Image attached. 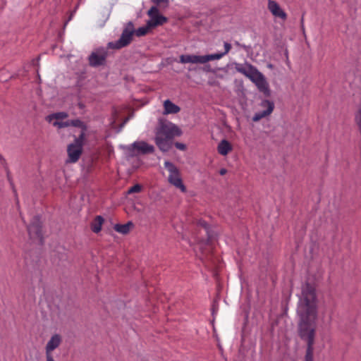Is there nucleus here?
Segmentation results:
<instances>
[{
	"label": "nucleus",
	"instance_id": "nucleus-33",
	"mask_svg": "<svg viewBox=\"0 0 361 361\" xmlns=\"http://www.w3.org/2000/svg\"><path fill=\"white\" fill-rule=\"evenodd\" d=\"M21 219H22L24 223H25V219H24V218H23V216H21Z\"/></svg>",
	"mask_w": 361,
	"mask_h": 361
},
{
	"label": "nucleus",
	"instance_id": "nucleus-1",
	"mask_svg": "<svg viewBox=\"0 0 361 361\" xmlns=\"http://www.w3.org/2000/svg\"><path fill=\"white\" fill-rule=\"evenodd\" d=\"M297 313L299 317V336L307 343L305 361H313L317 307L315 290L310 283H306L302 286Z\"/></svg>",
	"mask_w": 361,
	"mask_h": 361
},
{
	"label": "nucleus",
	"instance_id": "nucleus-3",
	"mask_svg": "<svg viewBox=\"0 0 361 361\" xmlns=\"http://www.w3.org/2000/svg\"><path fill=\"white\" fill-rule=\"evenodd\" d=\"M164 168L168 171V182L179 189L182 192H185L187 189L183 184L181 173L178 167L169 161H165L164 163Z\"/></svg>",
	"mask_w": 361,
	"mask_h": 361
},
{
	"label": "nucleus",
	"instance_id": "nucleus-25",
	"mask_svg": "<svg viewBox=\"0 0 361 361\" xmlns=\"http://www.w3.org/2000/svg\"><path fill=\"white\" fill-rule=\"evenodd\" d=\"M0 164L4 168L5 171H6L7 177L9 180L10 179V171H9V169L8 167V164H7L6 160L1 154H0Z\"/></svg>",
	"mask_w": 361,
	"mask_h": 361
},
{
	"label": "nucleus",
	"instance_id": "nucleus-4",
	"mask_svg": "<svg viewBox=\"0 0 361 361\" xmlns=\"http://www.w3.org/2000/svg\"><path fill=\"white\" fill-rule=\"evenodd\" d=\"M135 35V27L133 22H128L124 27L120 38L116 42H111L108 44L110 49H119L127 47L133 40Z\"/></svg>",
	"mask_w": 361,
	"mask_h": 361
},
{
	"label": "nucleus",
	"instance_id": "nucleus-29",
	"mask_svg": "<svg viewBox=\"0 0 361 361\" xmlns=\"http://www.w3.org/2000/svg\"><path fill=\"white\" fill-rule=\"evenodd\" d=\"M175 146L177 149H178L180 150H185L186 149V146L184 144L180 143V142H176Z\"/></svg>",
	"mask_w": 361,
	"mask_h": 361
},
{
	"label": "nucleus",
	"instance_id": "nucleus-27",
	"mask_svg": "<svg viewBox=\"0 0 361 361\" xmlns=\"http://www.w3.org/2000/svg\"><path fill=\"white\" fill-rule=\"evenodd\" d=\"M197 224L199 226H200L204 230V231L205 232L206 234L208 233L209 227H208V224H207V222L205 221L199 220Z\"/></svg>",
	"mask_w": 361,
	"mask_h": 361
},
{
	"label": "nucleus",
	"instance_id": "nucleus-2",
	"mask_svg": "<svg viewBox=\"0 0 361 361\" xmlns=\"http://www.w3.org/2000/svg\"><path fill=\"white\" fill-rule=\"evenodd\" d=\"M231 49V45L228 42H224V51L204 56L193 54H183L179 57L181 63H200L204 64L210 61L219 60L227 54Z\"/></svg>",
	"mask_w": 361,
	"mask_h": 361
},
{
	"label": "nucleus",
	"instance_id": "nucleus-18",
	"mask_svg": "<svg viewBox=\"0 0 361 361\" xmlns=\"http://www.w3.org/2000/svg\"><path fill=\"white\" fill-rule=\"evenodd\" d=\"M164 114H177L180 110L178 106L171 102L169 99L164 101Z\"/></svg>",
	"mask_w": 361,
	"mask_h": 361
},
{
	"label": "nucleus",
	"instance_id": "nucleus-30",
	"mask_svg": "<svg viewBox=\"0 0 361 361\" xmlns=\"http://www.w3.org/2000/svg\"><path fill=\"white\" fill-rule=\"evenodd\" d=\"M47 361H54L52 354L46 353Z\"/></svg>",
	"mask_w": 361,
	"mask_h": 361
},
{
	"label": "nucleus",
	"instance_id": "nucleus-17",
	"mask_svg": "<svg viewBox=\"0 0 361 361\" xmlns=\"http://www.w3.org/2000/svg\"><path fill=\"white\" fill-rule=\"evenodd\" d=\"M232 149L231 144L226 140H222L217 147L218 152L223 156L227 155Z\"/></svg>",
	"mask_w": 361,
	"mask_h": 361
},
{
	"label": "nucleus",
	"instance_id": "nucleus-16",
	"mask_svg": "<svg viewBox=\"0 0 361 361\" xmlns=\"http://www.w3.org/2000/svg\"><path fill=\"white\" fill-rule=\"evenodd\" d=\"M61 341V336L60 335L54 334L52 336L46 345V353L51 354L52 351L60 345Z\"/></svg>",
	"mask_w": 361,
	"mask_h": 361
},
{
	"label": "nucleus",
	"instance_id": "nucleus-15",
	"mask_svg": "<svg viewBox=\"0 0 361 361\" xmlns=\"http://www.w3.org/2000/svg\"><path fill=\"white\" fill-rule=\"evenodd\" d=\"M252 81L256 85L260 92L266 95L269 94L268 83L264 76L260 72Z\"/></svg>",
	"mask_w": 361,
	"mask_h": 361
},
{
	"label": "nucleus",
	"instance_id": "nucleus-24",
	"mask_svg": "<svg viewBox=\"0 0 361 361\" xmlns=\"http://www.w3.org/2000/svg\"><path fill=\"white\" fill-rule=\"evenodd\" d=\"M52 125L58 128H66V127H69L70 126V124H69V120L68 121H54L53 123H52Z\"/></svg>",
	"mask_w": 361,
	"mask_h": 361
},
{
	"label": "nucleus",
	"instance_id": "nucleus-5",
	"mask_svg": "<svg viewBox=\"0 0 361 361\" xmlns=\"http://www.w3.org/2000/svg\"><path fill=\"white\" fill-rule=\"evenodd\" d=\"M85 133H80L74 140V142L68 146V163H75L80 159L82 152V146L85 142Z\"/></svg>",
	"mask_w": 361,
	"mask_h": 361
},
{
	"label": "nucleus",
	"instance_id": "nucleus-6",
	"mask_svg": "<svg viewBox=\"0 0 361 361\" xmlns=\"http://www.w3.org/2000/svg\"><path fill=\"white\" fill-rule=\"evenodd\" d=\"M157 133L171 139L182 134L181 130L176 125L167 121L159 122Z\"/></svg>",
	"mask_w": 361,
	"mask_h": 361
},
{
	"label": "nucleus",
	"instance_id": "nucleus-11",
	"mask_svg": "<svg viewBox=\"0 0 361 361\" xmlns=\"http://www.w3.org/2000/svg\"><path fill=\"white\" fill-rule=\"evenodd\" d=\"M261 107L264 108V110L260 111L255 114L252 117V121L254 122H257L260 121L262 118L267 117L270 115L274 108V104L272 102H270L267 99L263 100L260 104Z\"/></svg>",
	"mask_w": 361,
	"mask_h": 361
},
{
	"label": "nucleus",
	"instance_id": "nucleus-23",
	"mask_svg": "<svg viewBox=\"0 0 361 361\" xmlns=\"http://www.w3.org/2000/svg\"><path fill=\"white\" fill-rule=\"evenodd\" d=\"M152 27L147 25L144 27H140L138 29L135 30V35L137 37L145 36V35H147L148 33L149 30Z\"/></svg>",
	"mask_w": 361,
	"mask_h": 361
},
{
	"label": "nucleus",
	"instance_id": "nucleus-20",
	"mask_svg": "<svg viewBox=\"0 0 361 361\" xmlns=\"http://www.w3.org/2000/svg\"><path fill=\"white\" fill-rule=\"evenodd\" d=\"M68 116V115L66 112H57L47 116L46 121L52 123L54 121H62Z\"/></svg>",
	"mask_w": 361,
	"mask_h": 361
},
{
	"label": "nucleus",
	"instance_id": "nucleus-8",
	"mask_svg": "<svg viewBox=\"0 0 361 361\" xmlns=\"http://www.w3.org/2000/svg\"><path fill=\"white\" fill-rule=\"evenodd\" d=\"M27 229L31 239L36 240L39 243H42V225L39 216H35L32 218L31 223L27 226Z\"/></svg>",
	"mask_w": 361,
	"mask_h": 361
},
{
	"label": "nucleus",
	"instance_id": "nucleus-31",
	"mask_svg": "<svg viewBox=\"0 0 361 361\" xmlns=\"http://www.w3.org/2000/svg\"><path fill=\"white\" fill-rule=\"evenodd\" d=\"M227 173V170L226 169H221L219 171V174L221 176H224Z\"/></svg>",
	"mask_w": 361,
	"mask_h": 361
},
{
	"label": "nucleus",
	"instance_id": "nucleus-9",
	"mask_svg": "<svg viewBox=\"0 0 361 361\" xmlns=\"http://www.w3.org/2000/svg\"><path fill=\"white\" fill-rule=\"evenodd\" d=\"M147 15L150 19L147 21V25L152 28L162 25L168 21L167 18L159 13L157 6H152L147 11Z\"/></svg>",
	"mask_w": 361,
	"mask_h": 361
},
{
	"label": "nucleus",
	"instance_id": "nucleus-28",
	"mask_svg": "<svg viewBox=\"0 0 361 361\" xmlns=\"http://www.w3.org/2000/svg\"><path fill=\"white\" fill-rule=\"evenodd\" d=\"M153 3L157 5L165 4L166 6L169 4V0H151Z\"/></svg>",
	"mask_w": 361,
	"mask_h": 361
},
{
	"label": "nucleus",
	"instance_id": "nucleus-26",
	"mask_svg": "<svg viewBox=\"0 0 361 361\" xmlns=\"http://www.w3.org/2000/svg\"><path fill=\"white\" fill-rule=\"evenodd\" d=\"M142 190V186L139 184H135L131 188H130L128 190V194H132L135 192H140Z\"/></svg>",
	"mask_w": 361,
	"mask_h": 361
},
{
	"label": "nucleus",
	"instance_id": "nucleus-22",
	"mask_svg": "<svg viewBox=\"0 0 361 361\" xmlns=\"http://www.w3.org/2000/svg\"><path fill=\"white\" fill-rule=\"evenodd\" d=\"M69 124H70V126H73V127L80 128L81 129L80 133H84L85 134V132L87 130V126L85 124V123L82 122L81 120L78 119V118L73 119V120H69Z\"/></svg>",
	"mask_w": 361,
	"mask_h": 361
},
{
	"label": "nucleus",
	"instance_id": "nucleus-12",
	"mask_svg": "<svg viewBox=\"0 0 361 361\" xmlns=\"http://www.w3.org/2000/svg\"><path fill=\"white\" fill-rule=\"evenodd\" d=\"M236 71L252 80L259 73L257 68L250 64H237L235 66Z\"/></svg>",
	"mask_w": 361,
	"mask_h": 361
},
{
	"label": "nucleus",
	"instance_id": "nucleus-21",
	"mask_svg": "<svg viewBox=\"0 0 361 361\" xmlns=\"http://www.w3.org/2000/svg\"><path fill=\"white\" fill-rule=\"evenodd\" d=\"M103 223L104 219L101 216H97L91 224L92 231L95 233H98L102 230Z\"/></svg>",
	"mask_w": 361,
	"mask_h": 361
},
{
	"label": "nucleus",
	"instance_id": "nucleus-10",
	"mask_svg": "<svg viewBox=\"0 0 361 361\" xmlns=\"http://www.w3.org/2000/svg\"><path fill=\"white\" fill-rule=\"evenodd\" d=\"M108 52L104 48L95 50L89 56L90 65L97 67L104 64Z\"/></svg>",
	"mask_w": 361,
	"mask_h": 361
},
{
	"label": "nucleus",
	"instance_id": "nucleus-7",
	"mask_svg": "<svg viewBox=\"0 0 361 361\" xmlns=\"http://www.w3.org/2000/svg\"><path fill=\"white\" fill-rule=\"evenodd\" d=\"M126 149L132 157L137 154H152L154 152V147L145 141H136L128 146Z\"/></svg>",
	"mask_w": 361,
	"mask_h": 361
},
{
	"label": "nucleus",
	"instance_id": "nucleus-19",
	"mask_svg": "<svg viewBox=\"0 0 361 361\" xmlns=\"http://www.w3.org/2000/svg\"><path fill=\"white\" fill-rule=\"evenodd\" d=\"M133 227V224L131 221H128L125 224H117L114 226V228L116 232L126 235L130 231Z\"/></svg>",
	"mask_w": 361,
	"mask_h": 361
},
{
	"label": "nucleus",
	"instance_id": "nucleus-14",
	"mask_svg": "<svg viewBox=\"0 0 361 361\" xmlns=\"http://www.w3.org/2000/svg\"><path fill=\"white\" fill-rule=\"evenodd\" d=\"M171 140L156 132L155 143L161 151L168 152L170 149L171 147Z\"/></svg>",
	"mask_w": 361,
	"mask_h": 361
},
{
	"label": "nucleus",
	"instance_id": "nucleus-34",
	"mask_svg": "<svg viewBox=\"0 0 361 361\" xmlns=\"http://www.w3.org/2000/svg\"><path fill=\"white\" fill-rule=\"evenodd\" d=\"M301 23H302V25H303V18H302L301 19Z\"/></svg>",
	"mask_w": 361,
	"mask_h": 361
},
{
	"label": "nucleus",
	"instance_id": "nucleus-32",
	"mask_svg": "<svg viewBox=\"0 0 361 361\" xmlns=\"http://www.w3.org/2000/svg\"><path fill=\"white\" fill-rule=\"evenodd\" d=\"M286 61H287V63H289V61H288V52H287V51H286Z\"/></svg>",
	"mask_w": 361,
	"mask_h": 361
},
{
	"label": "nucleus",
	"instance_id": "nucleus-13",
	"mask_svg": "<svg viewBox=\"0 0 361 361\" xmlns=\"http://www.w3.org/2000/svg\"><path fill=\"white\" fill-rule=\"evenodd\" d=\"M269 11L275 17L286 20L287 18L286 13L281 8L279 4L273 0L268 1L267 5Z\"/></svg>",
	"mask_w": 361,
	"mask_h": 361
}]
</instances>
